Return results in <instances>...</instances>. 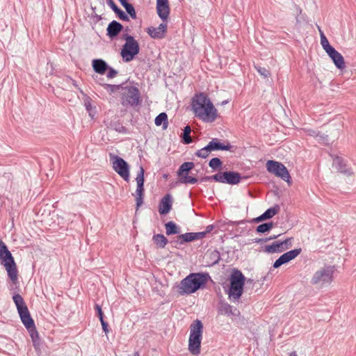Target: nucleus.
Wrapping results in <instances>:
<instances>
[{
  "label": "nucleus",
  "mask_w": 356,
  "mask_h": 356,
  "mask_svg": "<svg viewBox=\"0 0 356 356\" xmlns=\"http://www.w3.org/2000/svg\"><path fill=\"white\" fill-rule=\"evenodd\" d=\"M191 107L196 118L204 122H213L218 117V113L209 97L200 92L192 99Z\"/></svg>",
  "instance_id": "f257e3e1"
},
{
  "label": "nucleus",
  "mask_w": 356,
  "mask_h": 356,
  "mask_svg": "<svg viewBox=\"0 0 356 356\" xmlns=\"http://www.w3.org/2000/svg\"><path fill=\"white\" fill-rule=\"evenodd\" d=\"M207 275L202 273H191L177 286V293L181 295H189L195 293L206 284Z\"/></svg>",
  "instance_id": "f03ea898"
},
{
  "label": "nucleus",
  "mask_w": 356,
  "mask_h": 356,
  "mask_svg": "<svg viewBox=\"0 0 356 356\" xmlns=\"http://www.w3.org/2000/svg\"><path fill=\"white\" fill-rule=\"evenodd\" d=\"M0 261L13 284L18 282V271L14 258L5 243L0 239Z\"/></svg>",
  "instance_id": "7ed1b4c3"
},
{
  "label": "nucleus",
  "mask_w": 356,
  "mask_h": 356,
  "mask_svg": "<svg viewBox=\"0 0 356 356\" xmlns=\"http://www.w3.org/2000/svg\"><path fill=\"white\" fill-rule=\"evenodd\" d=\"M202 333V323L198 319L195 320L190 325V335L188 347L189 352L193 355H197L200 353Z\"/></svg>",
  "instance_id": "20e7f679"
},
{
  "label": "nucleus",
  "mask_w": 356,
  "mask_h": 356,
  "mask_svg": "<svg viewBox=\"0 0 356 356\" xmlns=\"http://www.w3.org/2000/svg\"><path fill=\"white\" fill-rule=\"evenodd\" d=\"M245 276L238 270H234L230 275L229 296L238 300L242 295L245 284Z\"/></svg>",
  "instance_id": "39448f33"
},
{
  "label": "nucleus",
  "mask_w": 356,
  "mask_h": 356,
  "mask_svg": "<svg viewBox=\"0 0 356 356\" xmlns=\"http://www.w3.org/2000/svg\"><path fill=\"white\" fill-rule=\"evenodd\" d=\"M125 43L121 50V56L125 62H130L140 51L139 44L134 38L128 34L123 36Z\"/></svg>",
  "instance_id": "423d86ee"
},
{
  "label": "nucleus",
  "mask_w": 356,
  "mask_h": 356,
  "mask_svg": "<svg viewBox=\"0 0 356 356\" xmlns=\"http://www.w3.org/2000/svg\"><path fill=\"white\" fill-rule=\"evenodd\" d=\"M333 273L332 267L327 266L322 268L315 272L310 282L312 285L323 288L332 282Z\"/></svg>",
  "instance_id": "0eeeda50"
},
{
  "label": "nucleus",
  "mask_w": 356,
  "mask_h": 356,
  "mask_svg": "<svg viewBox=\"0 0 356 356\" xmlns=\"http://www.w3.org/2000/svg\"><path fill=\"white\" fill-rule=\"evenodd\" d=\"M266 166L267 170L270 173L275 175L276 177H280L289 184L291 183L289 170L282 163L269 160L267 161Z\"/></svg>",
  "instance_id": "6e6552de"
},
{
  "label": "nucleus",
  "mask_w": 356,
  "mask_h": 356,
  "mask_svg": "<svg viewBox=\"0 0 356 356\" xmlns=\"http://www.w3.org/2000/svg\"><path fill=\"white\" fill-rule=\"evenodd\" d=\"M140 95L136 86H126L122 88V99L124 106H136L140 102Z\"/></svg>",
  "instance_id": "1a4fd4ad"
},
{
  "label": "nucleus",
  "mask_w": 356,
  "mask_h": 356,
  "mask_svg": "<svg viewBox=\"0 0 356 356\" xmlns=\"http://www.w3.org/2000/svg\"><path fill=\"white\" fill-rule=\"evenodd\" d=\"M110 160L112 161L114 170L125 181L129 180V166L128 163L121 157L109 154Z\"/></svg>",
  "instance_id": "9d476101"
},
{
  "label": "nucleus",
  "mask_w": 356,
  "mask_h": 356,
  "mask_svg": "<svg viewBox=\"0 0 356 356\" xmlns=\"http://www.w3.org/2000/svg\"><path fill=\"white\" fill-rule=\"evenodd\" d=\"M144 172L145 170L142 166L140 167L137 173L136 181L137 188L136 190V209H138L143 203L144 197Z\"/></svg>",
  "instance_id": "9b49d317"
},
{
  "label": "nucleus",
  "mask_w": 356,
  "mask_h": 356,
  "mask_svg": "<svg viewBox=\"0 0 356 356\" xmlns=\"http://www.w3.org/2000/svg\"><path fill=\"white\" fill-rule=\"evenodd\" d=\"M218 182L231 185L237 184L241 179V174L234 171L218 172V177H216Z\"/></svg>",
  "instance_id": "f8f14e48"
},
{
  "label": "nucleus",
  "mask_w": 356,
  "mask_h": 356,
  "mask_svg": "<svg viewBox=\"0 0 356 356\" xmlns=\"http://www.w3.org/2000/svg\"><path fill=\"white\" fill-rule=\"evenodd\" d=\"M291 238L283 241H275L271 245H266L264 252L267 253L282 252L291 246Z\"/></svg>",
  "instance_id": "ddd939ff"
},
{
  "label": "nucleus",
  "mask_w": 356,
  "mask_h": 356,
  "mask_svg": "<svg viewBox=\"0 0 356 356\" xmlns=\"http://www.w3.org/2000/svg\"><path fill=\"white\" fill-rule=\"evenodd\" d=\"M302 252L301 248H296L281 255L273 264V268H277L297 257Z\"/></svg>",
  "instance_id": "4468645a"
},
{
  "label": "nucleus",
  "mask_w": 356,
  "mask_h": 356,
  "mask_svg": "<svg viewBox=\"0 0 356 356\" xmlns=\"http://www.w3.org/2000/svg\"><path fill=\"white\" fill-rule=\"evenodd\" d=\"M13 300L17 307L22 321L31 317L28 307L26 305L23 298L19 294H15L13 296Z\"/></svg>",
  "instance_id": "2eb2a0df"
},
{
  "label": "nucleus",
  "mask_w": 356,
  "mask_h": 356,
  "mask_svg": "<svg viewBox=\"0 0 356 356\" xmlns=\"http://www.w3.org/2000/svg\"><path fill=\"white\" fill-rule=\"evenodd\" d=\"M26 328L28 330L34 346L39 343V334L35 328L34 321L31 317L22 321Z\"/></svg>",
  "instance_id": "dca6fc26"
},
{
  "label": "nucleus",
  "mask_w": 356,
  "mask_h": 356,
  "mask_svg": "<svg viewBox=\"0 0 356 356\" xmlns=\"http://www.w3.org/2000/svg\"><path fill=\"white\" fill-rule=\"evenodd\" d=\"M170 10L168 0H156V13L163 22L168 19Z\"/></svg>",
  "instance_id": "f3484780"
},
{
  "label": "nucleus",
  "mask_w": 356,
  "mask_h": 356,
  "mask_svg": "<svg viewBox=\"0 0 356 356\" xmlns=\"http://www.w3.org/2000/svg\"><path fill=\"white\" fill-rule=\"evenodd\" d=\"M167 27L166 23H161L158 27L150 26L147 28V33L154 39H161L165 37Z\"/></svg>",
  "instance_id": "a211bd4d"
},
{
  "label": "nucleus",
  "mask_w": 356,
  "mask_h": 356,
  "mask_svg": "<svg viewBox=\"0 0 356 356\" xmlns=\"http://www.w3.org/2000/svg\"><path fill=\"white\" fill-rule=\"evenodd\" d=\"M330 58L332 60L334 64L339 70L346 68V63L343 56L338 52L334 48L327 53Z\"/></svg>",
  "instance_id": "6ab92c4d"
},
{
  "label": "nucleus",
  "mask_w": 356,
  "mask_h": 356,
  "mask_svg": "<svg viewBox=\"0 0 356 356\" xmlns=\"http://www.w3.org/2000/svg\"><path fill=\"white\" fill-rule=\"evenodd\" d=\"M172 209V197L170 194L165 195L161 200L159 211L161 215H165Z\"/></svg>",
  "instance_id": "aec40b11"
},
{
  "label": "nucleus",
  "mask_w": 356,
  "mask_h": 356,
  "mask_svg": "<svg viewBox=\"0 0 356 356\" xmlns=\"http://www.w3.org/2000/svg\"><path fill=\"white\" fill-rule=\"evenodd\" d=\"M122 29L123 26L120 23L113 20L108 24L107 27V35L110 38H113L120 33Z\"/></svg>",
  "instance_id": "412c9836"
},
{
  "label": "nucleus",
  "mask_w": 356,
  "mask_h": 356,
  "mask_svg": "<svg viewBox=\"0 0 356 356\" xmlns=\"http://www.w3.org/2000/svg\"><path fill=\"white\" fill-rule=\"evenodd\" d=\"M211 151L217 150H229L232 148V145L229 143H227L226 145L221 143L218 138H213L208 144Z\"/></svg>",
  "instance_id": "4be33fe9"
},
{
  "label": "nucleus",
  "mask_w": 356,
  "mask_h": 356,
  "mask_svg": "<svg viewBox=\"0 0 356 356\" xmlns=\"http://www.w3.org/2000/svg\"><path fill=\"white\" fill-rule=\"evenodd\" d=\"M93 70L98 74H104L108 68L106 63L102 59H95L92 60Z\"/></svg>",
  "instance_id": "5701e85b"
},
{
  "label": "nucleus",
  "mask_w": 356,
  "mask_h": 356,
  "mask_svg": "<svg viewBox=\"0 0 356 356\" xmlns=\"http://www.w3.org/2000/svg\"><path fill=\"white\" fill-rule=\"evenodd\" d=\"M279 206L276 205L274 207L268 209L262 215L254 219L256 222L263 221L266 219L273 218L279 211Z\"/></svg>",
  "instance_id": "b1692460"
},
{
  "label": "nucleus",
  "mask_w": 356,
  "mask_h": 356,
  "mask_svg": "<svg viewBox=\"0 0 356 356\" xmlns=\"http://www.w3.org/2000/svg\"><path fill=\"white\" fill-rule=\"evenodd\" d=\"M235 311H236V309L227 302H220L218 307V312L222 315L234 316L235 315Z\"/></svg>",
  "instance_id": "393cba45"
},
{
  "label": "nucleus",
  "mask_w": 356,
  "mask_h": 356,
  "mask_svg": "<svg viewBox=\"0 0 356 356\" xmlns=\"http://www.w3.org/2000/svg\"><path fill=\"white\" fill-rule=\"evenodd\" d=\"M167 235H172L180 233V227L174 222L170 221L165 225Z\"/></svg>",
  "instance_id": "a878e982"
},
{
  "label": "nucleus",
  "mask_w": 356,
  "mask_h": 356,
  "mask_svg": "<svg viewBox=\"0 0 356 356\" xmlns=\"http://www.w3.org/2000/svg\"><path fill=\"white\" fill-rule=\"evenodd\" d=\"M152 239L159 248H163L168 243V239L163 234H154Z\"/></svg>",
  "instance_id": "bb28decb"
},
{
  "label": "nucleus",
  "mask_w": 356,
  "mask_h": 356,
  "mask_svg": "<svg viewBox=\"0 0 356 356\" xmlns=\"http://www.w3.org/2000/svg\"><path fill=\"white\" fill-rule=\"evenodd\" d=\"M178 240L177 243L179 244H183L185 242H191L195 241V236L193 232H188L183 234H180L178 236Z\"/></svg>",
  "instance_id": "cd10ccee"
},
{
  "label": "nucleus",
  "mask_w": 356,
  "mask_h": 356,
  "mask_svg": "<svg viewBox=\"0 0 356 356\" xmlns=\"http://www.w3.org/2000/svg\"><path fill=\"white\" fill-rule=\"evenodd\" d=\"M319 31L321 35V44L325 52L327 53L334 49V47L330 44L329 41L324 35L323 32L321 29H319Z\"/></svg>",
  "instance_id": "c85d7f7f"
},
{
  "label": "nucleus",
  "mask_w": 356,
  "mask_h": 356,
  "mask_svg": "<svg viewBox=\"0 0 356 356\" xmlns=\"http://www.w3.org/2000/svg\"><path fill=\"white\" fill-rule=\"evenodd\" d=\"M154 122L156 126L163 124L164 128H166L168 125L167 114L165 113H161L156 117Z\"/></svg>",
  "instance_id": "c756f323"
},
{
  "label": "nucleus",
  "mask_w": 356,
  "mask_h": 356,
  "mask_svg": "<svg viewBox=\"0 0 356 356\" xmlns=\"http://www.w3.org/2000/svg\"><path fill=\"white\" fill-rule=\"evenodd\" d=\"M211 152L209 145H207L204 147L199 149L196 153L195 155L198 157L206 159L209 156L210 153Z\"/></svg>",
  "instance_id": "7c9ffc66"
},
{
  "label": "nucleus",
  "mask_w": 356,
  "mask_h": 356,
  "mask_svg": "<svg viewBox=\"0 0 356 356\" xmlns=\"http://www.w3.org/2000/svg\"><path fill=\"white\" fill-rule=\"evenodd\" d=\"M273 227V222H266V223L259 225L257 227L256 230L257 232H259V233H265V232L270 231Z\"/></svg>",
  "instance_id": "2f4dec72"
},
{
  "label": "nucleus",
  "mask_w": 356,
  "mask_h": 356,
  "mask_svg": "<svg viewBox=\"0 0 356 356\" xmlns=\"http://www.w3.org/2000/svg\"><path fill=\"white\" fill-rule=\"evenodd\" d=\"M191 132V129L190 126H186L184 129L183 134V140L184 143L189 144L192 142V139L190 136V134Z\"/></svg>",
  "instance_id": "473e14b6"
},
{
  "label": "nucleus",
  "mask_w": 356,
  "mask_h": 356,
  "mask_svg": "<svg viewBox=\"0 0 356 356\" xmlns=\"http://www.w3.org/2000/svg\"><path fill=\"white\" fill-rule=\"evenodd\" d=\"M179 182L181 184H195L197 181V179L195 177H191L188 175L181 176V177L179 179Z\"/></svg>",
  "instance_id": "72a5a7b5"
},
{
  "label": "nucleus",
  "mask_w": 356,
  "mask_h": 356,
  "mask_svg": "<svg viewBox=\"0 0 356 356\" xmlns=\"http://www.w3.org/2000/svg\"><path fill=\"white\" fill-rule=\"evenodd\" d=\"M222 161L220 159L216 157L213 158L210 160L209 163V167H211L213 170H216L222 166Z\"/></svg>",
  "instance_id": "f704fd0d"
},
{
  "label": "nucleus",
  "mask_w": 356,
  "mask_h": 356,
  "mask_svg": "<svg viewBox=\"0 0 356 356\" xmlns=\"http://www.w3.org/2000/svg\"><path fill=\"white\" fill-rule=\"evenodd\" d=\"M124 8L126 9L128 14L130 15L131 18H133V19L136 18V13L135 9L131 4L128 3Z\"/></svg>",
  "instance_id": "c9c22d12"
},
{
  "label": "nucleus",
  "mask_w": 356,
  "mask_h": 356,
  "mask_svg": "<svg viewBox=\"0 0 356 356\" xmlns=\"http://www.w3.org/2000/svg\"><path fill=\"white\" fill-rule=\"evenodd\" d=\"M255 68L257 70V72L265 78H267L270 75L269 70L266 69L265 67L255 66Z\"/></svg>",
  "instance_id": "e433bc0d"
},
{
  "label": "nucleus",
  "mask_w": 356,
  "mask_h": 356,
  "mask_svg": "<svg viewBox=\"0 0 356 356\" xmlns=\"http://www.w3.org/2000/svg\"><path fill=\"white\" fill-rule=\"evenodd\" d=\"M114 13L118 16V17L120 19L124 20V21H129V17L121 9L118 8Z\"/></svg>",
  "instance_id": "4c0bfd02"
},
{
  "label": "nucleus",
  "mask_w": 356,
  "mask_h": 356,
  "mask_svg": "<svg viewBox=\"0 0 356 356\" xmlns=\"http://www.w3.org/2000/svg\"><path fill=\"white\" fill-rule=\"evenodd\" d=\"M216 177H218V173H217L214 175H212V176H206L204 177H202L201 179V181H207L213 180V181L218 182V179L216 178Z\"/></svg>",
  "instance_id": "58836bf2"
},
{
  "label": "nucleus",
  "mask_w": 356,
  "mask_h": 356,
  "mask_svg": "<svg viewBox=\"0 0 356 356\" xmlns=\"http://www.w3.org/2000/svg\"><path fill=\"white\" fill-rule=\"evenodd\" d=\"M95 309L96 312H97V315L99 318V320L102 321V319H104V314H103V312L102 310L100 305L96 304L95 305Z\"/></svg>",
  "instance_id": "ea45409f"
},
{
  "label": "nucleus",
  "mask_w": 356,
  "mask_h": 356,
  "mask_svg": "<svg viewBox=\"0 0 356 356\" xmlns=\"http://www.w3.org/2000/svg\"><path fill=\"white\" fill-rule=\"evenodd\" d=\"M108 72L107 75H106L108 79L114 78L117 75L118 72L115 70H114V69H113L111 67H108Z\"/></svg>",
  "instance_id": "a19ab883"
},
{
  "label": "nucleus",
  "mask_w": 356,
  "mask_h": 356,
  "mask_svg": "<svg viewBox=\"0 0 356 356\" xmlns=\"http://www.w3.org/2000/svg\"><path fill=\"white\" fill-rule=\"evenodd\" d=\"M180 167H184V169L190 171L194 168V163L193 162H185L182 163Z\"/></svg>",
  "instance_id": "79ce46f5"
},
{
  "label": "nucleus",
  "mask_w": 356,
  "mask_h": 356,
  "mask_svg": "<svg viewBox=\"0 0 356 356\" xmlns=\"http://www.w3.org/2000/svg\"><path fill=\"white\" fill-rule=\"evenodd\" d=\"M189 170L184 169V167H179L177 175L179 177H181V176L188 175Z\"/></svg>",
  "instance_id": "37998d69"
},
{
  "label": "nucleus",
  "mask_w": 356,
  "mask_h": 356,
  "mask_svg": "<svg viewBox=\"0 0 356 356\" xmlns=\"http://www.w3.org/2000/svg\"><path fill=\"white\" fill-rule=\"evenodd\" d=\"M106 3L114 12L119 8L113 0H106Z\"/></svg>",
  "instance_id": "c03bdc74"
},
{
  "label": "nucleus",
  "mask_w": 356,
  "mask_h": 356,
  "mask_svg": "<svg viewBox=\"0 0 356 356\" xmlns=\"http://www.w3.org/2000/svg\"><path fill=\"white\" fill-rule=\"evenodd\" d=\"M100 322H101V324H102V329H103L104 332H105V334H107L108 332V323L104 321V319H102V321H100Z\"/></svg>",
  "instance_id": "a18cd8bd"
},
{
  "label": "nucleus",
  "mask_w": 356,
  "mask_h": 356,
  "mask_svg": "<svg viewBox=\"0 0 356 356\" xmlns=\"http://www.w3.org/2000/svg\"><path fill=\"white\" fill-rule=\"evenodd\" d=\"M339 163L340 165V168H339V170L341 172H343V173L349 175H350L353 173L352 171L350 169L346 170L345 169V165H341L340 162Z\"/></svg>",
  "instance_id": "49530a36"
},
{
  "label": "nucleus",
  "mask_w": 356,
  "mask_h": 356,
  "mask_svg": "<svg viewBox=\"0 0 356 356\" xmlns=\"http://www.w3.org/2000/svg\"><path fill=\"white\" fill-rule=\"evenodd\" d=\"M277 237V235H273V236H270L269 238H259V239L257 240L256 242H257V243L266 242L267 241H269V240L275 239Z\"/></svg>",
  "instance_id": "de8ad7c7"
},
{
  "label": "nucleus",
  "mask_w": 356,
  "mask_h": 356,
  "mask_svg": "<svg viewBox=\"0 0 356 356\" xmlns=\"http://www.w3.org/2000/svg\"><path fill=\"white\" fill-rule=\"evenodd\" d=\"M306 132L308 135L309 136H314V137H318L319 136V133L317 132L315 130H312V129H307L306 130Z\"/></svg>",
  "instance_id": "09e8293b"
},
{
  "label": "nucleus",
  "mask_w": 356,
  "mask_h": 356,
  "mask_svg": "<svg viewBox=\"0 0 356 356\" xmlns=\"http://www.w3.org/2000/svg\"><path fill=\"white\" fill-rule=\"evenodd\" d=\"M193 234H194L195 240L202 238L205 236V232H196V233H193Z\"/></svg>",
  "instance_id": "8fccbe9b"
},
{
  "label": "nucleus",
  "mask_w": 356,
  "mask_h": 356,
  "mask_svg": "<svg viewBox=\"0 0 356 356\" xmlns=\"http://www.w3.org/2000/svg\"><path fill=\"white\" fill-rule=\"evenodd\" d=\"M104 86L106 89H110L111 91H113L114 88L115 87V85H111V84H104Z\"/></svg>",
  "instance_id": "3c124183"
},
{
  "label": "nucleus",
  "mask_w": 356,
  "mask_h": 356,
  "mask_svg": "<svg viewBox=\"0 0 356 356\" xmlns=\"http://www.w3.org/2000/svg\"><path fill=\"white\" fill-rule=\"evenodd\" d=\"M119 1L123 7H124L126 5H127L129 3H127V0H119Z\"/></svg>",
  "instance_id": "603ef678"
},
{
  "label": "nucleus",
  "mask_w": 356,
  "mask_h": 356,
  "mask_svg": "<svg viewBox=\"0 0 356 356\" xmlns=\"http://www.w3.org/2000/svg\"><path fill=\"white\" fill-rule=\"evenodd\" d=\"M289 356H298V355H297L296 352V351H293V352H292V353L289 355Z\"/></svg>",
  "instance_id": "864d4df0"
},
{
  "label": "nucleus",
  "mask_w": 356,
  "mask_h": 356,
  "mask_svg": "<svg viewBox=\"0 0 356 356\" xmlns=\"http://www.w3.org/2000/svg\"><path fill=\"white\" fill-rule=\"evenodd\" d=\"M90 106V104H89L88 105V104H86V108H87V110H89Z\"/></svg>",
  "instance_id": "5fc2aeb1"
},
{
  "label": "nucleus",
  "mask_w": 356,
  "mask_h": 356,
  "mask_svg": "<svg viewBox=\"0 0 356 356\" xmlns=\"http://www.w3.org/2000/svg\"><path fill=\"white\" fill-rule=\"evenodd\" d=\"M227 101L222 102V104H227Z\"/></svg>",
  "instance_id": "6e6d98bb"
},
{
  "label": "nucleus",
  "mask_w": 356,
  "mask_h": 356,
  "mask_svg": "<svg viewBox=\"0 0 356 356\" xmlns=\"http://www.w3.org/2000/svg\"><path fill=\"white\" fill-rule=\"evenodd\" d=\"M73 84H74V86H76V83L74 81H73Z\"/></svg>",
  "instance_id": "4d7b16f0"
}]
</instances>
